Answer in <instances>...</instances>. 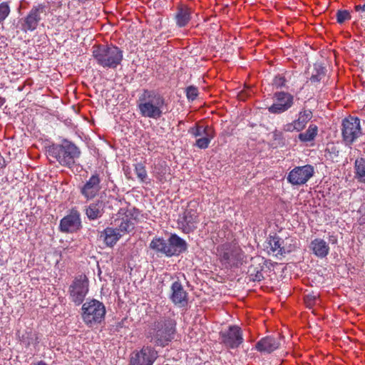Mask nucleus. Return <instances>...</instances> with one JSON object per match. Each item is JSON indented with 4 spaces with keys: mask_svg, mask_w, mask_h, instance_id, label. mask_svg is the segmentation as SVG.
<instances>
[{
    "mask_svg": "<svg viewBox=\"0 0 365 365\" xmlns=\"http://www.w3.org/2000/svg\"><path fill=\"white\" fill-rule=\"evenodd\" d=\"M165 106V98L158 93L150 90H143L137 101L140 114L144 118L155 120L163 115Z\"/></svg>",
    "mask_w": 365,
    "mask_h": 365,
    "instance_id": "nucleus-1",
    "label": "nucleus"
},
{
    "mask_svg": "<svg viewBox=\"0 0 365 365\" xmlns=\"http://www.w3.org/2000/svg\"><path fill=\"white\" fill-rule=\"evenodd\" d=\"M93 56L103 68H115L123 60V51L117 46H98L93 48Z\"/></svg>",
    "mask_w": 365,
    "mask_h": 365,
    "instance_id": "nucleus-2",
    "label": "nucleus"
},
{
    "mask_svg": "<svg viewBox=\"0 0 365 365\" xmlns=\"http://www.w3.org/2000/svg\"><path fill=\"white\" fill-rule=\"evenodd\" d=\"M49 154L61 165L70 167L79 158L81 152L73 143L63 140L61 145H53L49 150Z\"/></svg>",
    "mask_w": 365,
    "mask_h": 365,
    "instance_id": "nucleus-3",
    "label": "nucleus"
},
{
    "mask_svg": "<svg viewBox=\"0 0 365 365\" xmlns=\"http://www.w3.org/2000/svg\"><path fill=\"white\" fill-rule=\"evenodd\" d=\"M82 319L89 327L101 323L106 315L104 304L96 299H91L85 302L82 306Z\"/></svg>",
    "mask_w": 365,
    "mask_h": 365,
    "instance_id": "nucleus-4",
    "label": "nucleus"
},
{
    "mask_svg": "<svg viewBox=\"0 0 365 365\" xmlns=\"http://www.w3.org/2000/svg\"><path fill=\"white\" fill-rule=\"evenodd\" d=\"M217 255L226 267L237 266L244 259L241 249L235 245L225 244L217 248Z\"/></svg>",
    "mask_w": 365,
    "mask_h": 365,
    "instance_id": "nucleus-5",
    "label": "nucleus"
},
{
    "mask_svg": "<svg viewBox=\"0 0 365 365\" xmlns=\"http://www.w3.org/2000/svg\"><path fill=\"white\" fill-rule=\"evenodd\" d=\"M155 334L152 341L158 346H165L173 339L175 331V322L172 319L158 322Z\"/></svg>",
    "mask_w": 365,
    "mask_h": 365,
    "instance_id": "nucleus-6",
    "label": "nucleus"
},
{
    "mask_svg": "<svg viewBox=\"0 0 365 365\" xmlns=\"http://www.w3.org/2000/svg\"><path fill=\"white\" fill-rule=\"evenodd\" d=\"M88 292V280L85 275L76 277L68 288L70 299L76 304L80 305Z\"/></svg>",
    "mask_w": 365,
    "mask_h": 365,
    "instance_id": "nucleus-7",
    "label": "nucleus"
},
{
    "mask_svg": "<svg viewBox=\"0 0 365 365\" xmlns=\"http://www.w3.org/2000/svg\"><path fill=\"white\" fill-rule=\"evenodd\" d=\"M341 126L342 137L346 143H352L362 134L360 119L356 117L344 118Z\"/></svg>",
    "mask_w": 365,
    "mask_h": 365,
    "instance_id": "nucleus-8",
    "label": "nucleus"
},
{
    "mask_svg": "<svg viewBox=\"0 0 365 365\" xmlns=\"http://www.w3.org/2000/svg\"><path fill=\"white\" fill-rule=\"evenodd\" d=\"M46 6L44 4H39L34 6L27 16L22 19V31L25 32L34 31L41 20L42 15H46Z\"/></svg>",
    "mask_w": 365,
    "mask_h": 365,
    "instance_id": "nucleus-9",
    "label": "nucleus"
},
{
    "mask_svg": "<svg viewBox=\"0 0 365 365\" xmlns=\"http://www.w3.org/2000/svg\"><path fill=\"white\" fill-rule=\"evenodd\" d=\"M314 173V168L310 165L295 167L289 173L287 180L292 185H304Z\"/></svg>",
    "mask_w": 365,
    "mask_h": 365,
    "instance_id": "nucleus-10",
    "label": "nucleus"
},
{
    "mask_svg": "<svg viewBox=\"0 0 365 365\" xmlns=\"http://www.w3.org/2000/svg\"><path fill=\"white\" fill-rule=\"evenodd\" d=\"M294 103L292 95L285 92H278L274 94V102L268 108L271 113L279 114L289 109Z\"/></svg>",
    "mask_w": 365,
    "mask_h": 365,
    "instance_id": "nucleus-11",
    "label": "nucleus"
},
{
    "mask_svg": "<svg viewBox=\"0 0 365 365\" xmlns=\"http://www.w3.org/2000/svg\"><path fill=\"white\" fill-rule=\"evenodd\" d=\"M157 357L158 353L153 348L145 346L133 354L130 365H153Z\"/></svg>",
    "mask_w": 365,
    "mask_h": 365,
    "instance_id": "nucleus-12",
    "label": "nucleus"
},
{
    "mask_svg": "<svg viewBox=\"0 0 365 365\" xmlns=\"http://www.w3.org/2000/svg\"><path fill=\"white\" fill-rule=\"evenodd\" d=\"M101 182L98 174L92 175L81 188V193L87 200L94 198L101 190Z\"/></svg>",
    "mask_w": 365,
    "mask_h": 365,
    "instance_id": "nucleus-13",
    "label": "nucleus"
},
{
    "mask_svg": "<svg viewBox=\"0 0 365 365\" xmlns=\"http://www.w3.org/2000/svg\"><path fill=\"white\" fill-rule=\"evenodd\" d=\"M222 343L230 349L238 347L243 342L242 334L237 326H231L227 331L222 333Z\"/></svg>",
    "mask_w": 365,
    "mask_h": 365,
    "instance_id": "nucleus-14",
    "label": "nucleus"
},
{
    "mask_svg": "<svg viewBox=\"0 0 365 365\" xmlns=\"http://www.w3.org/2000/svg\"><path fill=\"white\" fill-rule=\"evenodd\" d=\"M198 215L195 210L189 208L187 209L182 216L178 219V225L185 233L193 231L198 223Z\"/></svg>",
    "mask_w": 365,
    "mask_h": 365,
    "instance_id": "nucleus-15",
    "label": "nucleus"
},
{
    "mask_svg": "<svg viewBox=\"0 0 365 365\" xmlns=\"http://www.w3.org/2000/svg\"><path fill=\"white\" fill-rule=\"evenodd\" d=\"M81 227L80 215L77 211H72L60 222V230L63 232H73Z\"/></svg>",
    "mask_w": 365,
    "mask_h": 365,
    "instance_id": "nucleus-16",
    "label": "nucleus"
},
{
    "mask_svg": "<svg viewBox=\"0 0 365 365\" xmlns=\"http://www.w3.org/2000/svg\"><path fill=\"white\" fill-rule=\"evenodd\" d=\"M170 299L175 305L179 307H185L187 304V293L178 281L172 284Z\"/></svg>",
    "mask_w": 365,
    "mask_h": 365,
    "instance_id": "nucleus-17",
    "label": "nucleus"
},
{
    "mask_svg": "<svg viewBox=\"0 0 365 365\" xmlns=\"http://www.w3.org/2000/svg\"><path fill=\"white\" fill-rule=\"evenodd\" d=\"M280 346V337L267 336L261 339L255 345L257 351L269 354L277 349Z\"/></svg>",
    "mask_w": 365,
    "mask_h": 365,
    "instance_id": "nucleus-18",
    "label": "nucleus"
},
{
    "mask_svg": "<svg viewBox=\"0 0 365 365\" xmlns=\"http://www.w3.org/2000/svg\"><path fill=\"white\" fill-rule=\"evenodd\" d=\"M283 242L284 241L278 236H270L267 241L266 249L267 252L276 257L284 255L286 251Z\"/></svg>",
    "mask_w": 365,
    "mask_h": 365,
    "instance_id": "nucleus-19",
    "label": "nucleus"
},
{
    "mask_svg": "<svg viewBox=\"0 0 365 365\" xmlns=\"http://www.w3.org/2000/svg\"><path fill=\"white\" fill-rule=\"evenodd\" d=\"M133 213L131 210H128L125 215L120 220H115L117 222L118 231H120L122 236L127 232L133 230L135 224V217H133Z\"/></svg>",
    "mask_w": 365,
    "mask_h": 365,
    "instance_id": "nucleus-20",
    "label": "nucleus"
},
{
    "mask_svg": "<svg viewBox=\"0 0 365 365\" xmlns=\"http://www.w3.org/2000/svg\"><path fill=\"white\" fill-rule=\"evenodd\" d=\"M122 237V233L117 228L106 227L101 232L100 238L108 247H113Z\"/></svg>",
    "mask_w": 365,
    "mask_h": 365,
    "instance_id": "nucleus-21",
    "label": "nucleus"
},
{
    "mask_svg": "<svg viewBox=\"0 0 365 365\" xmlns=\"http://www.w3.org/2000/svg\"><path fill=\"white\" fill-rule=\"evenodd\" d=\"M170 256L178 255L187 249V244L184 240L177 235H172L168 240Z\"/></svg>",
    "mask_w": 365,
    "mask_h": 365,
    "instance_id": "nucleus-22",
    "label": "nucleus"
},
{
    "mask_svg": "<svg viewBox=\"0 0 365 365\" xmlns=\"http://www.w3.org/2000/svg\"><path fill=\"white\" fill-rule=\"evenodd\" d=\"M192 9L186 6H179L175 15L176 24L179 27L186 26L190 21Z\"/></svg>",
    "mask_w": 365,
    "mask_h": 365,
    "instance_id": "nucleus-23",
    "label": "nucleus"
},
{
    "mask_svg": "<svg viewBox=\"0 0 365 365\" xmlns=\"http://www.w3.org/2000/svg\"><path fill=\"white\" fill-rule=\"evenodd\" d=\"M311 248L314 254L321 258L326 257L329 252L328 244L322 239H315L311 242Z\"/></svg>",
    "mask_w": 365,
    "mask_h": 365,
    "instance_id": "nucleus-24",
    "label": "nucleus"
},
{
    "mask_svg": "<svg viewBox=\"0 0 365 365\" xmlns=\"http://www.w3.org/2000/svg\"><path fill=\"white\" fill-rule=\"evenodd\" d=\"M150 247L157 252L171 257L168 240L163 238H154L150 244Z\"/></svg>",
    "mask_w": 365,
    "mask_h": 365,
    "instance_id": "nucleus-25",
    "label": "nucleus"
},
{
    "mask_svg": "<svg viewBox=\"0 0 365 365\" xmlns=\"http://www.w3.org/2000/svg\"><path fill=\"white\" fill-rule=\"evenodd\" d=\"M103 213V203L102 201H97L91 203L86 209V214L90 220H96Z\"/></svg>",
    "mask_w": 365,
    "mask_h": 365,
    "instance_id": "nucleus-26",
    "label": "nucleus"
},
{
    "mask_svg": "<svg viewBox=\"0 0 365 365\" xmlns=\"http://www.w3.org/2000/svg\"><path fill=\"white\" fill-rule=\"evenodd\" d=\"M312 118V113L309 110H304L299 112L298 118L294 121L295 125H297V131L303 130Z\"/></svg>",
    "mask_w": 365,
    "mask_h": 365,
    "instance_id": "nucleus-27",
    "label": "nucleus"
},
{
    "mask_svg": "<svg viewBox=\"0 0 365 365\" xmlns=\"http://www.w3.org/2000/svg\"><path fill=\"white\" fill-rule=\"evenodd\" d=\"M355 178L360 182L365 183V159H356L354 163Z\"/></svg>",
    "mask_w": 365,
    "mask_h": 365,
    "instance_id": "nucleus-28",
    "label": "nucleus"
},
{
    "mask_svg": "<svg viewBox=\"0 0 365 365\" xmlns=\"http://www.w3.org/2000/svg\"><path fill=\"white\" fill-rule=\"evenodd\" d=\"M318 132L316 125L311 124L308 129L299 135V139L302 142H309L314 139Z\"/></svg>",
    "mask_w": 365,
    "mask_h": 365,
    "instance_id": "nucleus-29",
    "label": "nucleus"
},
{
    "mask_svg": "<svg viewBox=\"0 0 365 365\" xmlns=\"http://www.w3.org/2000/svg\"><path fill=\"white\" fill-rule=\"evenodd\" d=\"M214 137V131L208 130L206 135L202 137H199V138L197 139L195 145L200 149H205L209 146L212 139H213Z\"/></svg>",
    "mask_w": 365,
    "mask_h": 365,
    "instance_id": "nucleus-30",
    "label": "nucleus"
},
{
    "mask_svg": "<svg viewBox=\"0 0 365 365\" xmlns=\"http://www.w3.org/2000/svg\"><path fill=\"white\" fill-rule=\"evenodd\" d=\"M214 131L212 128L208 125L202 126V125H196L195 127L191 128L189 130V133L193 135L195 138L202 137L207 134V132Z\"/></svg>",
    "mask_w": 365,
    "mask_h": 365,
    "instance_id": "nucleus-31",
    "label": "nucleus"
},
{
    "mask_svg": "<svg viewBox=\"0 0 365 365\" xmlns=\"http://www.w3.org/2000/svg\"><path fill=\"white\" fill-rule=\"evenodd\" d=\"M11 12L10 6L7 2L0 4V24L9 16Z\"/></svg>",
    "mask_w": 365,
    "mask_h": 365,
    "instance_id": "nucleus-32",
    "label": "nucleus"
},
{
    "mask_svg": "<svg viewBox=\"0 0 365 365\" xmlns=\"http://www.w3.org/2000/svg\"><path fill=\"white\" fill-rule=\"evenodd\" d=\"M135 172L138 178L141 181H145L147 178V172L145 166L142 163H137L135 165Z\"/></svg>",
    "mask_w": 365,
    "mask_h": 365,
    "instance_id": "nucleus-33",
    "label": "nucleus"
},
{
    "mask_svg": "<svg viewBox=\"0 0 365 365\" xmlns=\"http://www.w3.org/2000/svg\"><path fill=\"white\" fill-rule=\"evenodd\" d=\"M324 68L320 67L319 69H317L315 74L312 75L309 80L312 83L319 82L324 77Z\"/></svg>",
    "mask_w": 365,
    "mask_h": 365,
    "instance_id": "nucleus-34",
    "label": "nucleus"
},
{
    "mask_svg": "<svg viewBox=\"0 0 365 365\" xmlns=\"http://www.w3.org/2000/svg\"><path fill=\"white\" fill-rule=\"evenodd\" d=\"M351 19L350 13L346 10H339L336 13L337 22L339 24L344 23L345 21Z\"/></svg>",
    "mask_w": 365,
    "mask_h": 365,
    "instance_id": "nucleus-35",
    "label": "nucleus"
},
{
    "mask_svg": "<svg viewBox=\"0 0 365 365\" xmlns=\"http://www.w3.org/2000/svg\"><path fill=\"white\" fill-rule=\"evenodd\" d=\"M186 95L189 100L194 101L198 95V91L196 87L189 86L186 89Z\"/></svg>",
    "mask_w": 365,
    "mask_h": 365,
    "instance_id": "nucleus-36",
    "label": "nucleus"
},
{
    "mask_svg": "<svg viewBox=\"0 0 365 365\" xmlns=\"http://www.w3.org/2000/svg\"><path fill=\"white\" fill-rule=\"evenodd\" d=\"M285 81L284 76L278 75L273 79V85L277 88H280L285 86Z\"/></svg>",
    "mask_w": 365,
    "mask_h": 365,
    "instance_id": "nucleus-37",
    "label": "nucleus"
},
{
    "mask_svg": "<svg viewBox=\"0 0 365 365\" xmlns=\"http://www.w3.org/2000/svg\"><path fill=\"white\" fill-rule=\"evenodd\" d=\"M283 130L286 132H293L294 130H297V125H295L293 121L292 123L284 125Z\"/></svg>",
    "mask_w": 365,
    "mask_h": 365,
    "instance_id": "nucleus-38",
    "label": "nucleus"
},
{
    "mask_svg": "<svg viewBox=\"0 0 365 365\" xmlns=\"http://www.w3.org/2000/svg\"><path fill=\"white\" fill-rule=\"evenodd\" d=\"M356 11H365V4L364 5H357L355 6Z\"/></svg>",
    "mask_w": 365,
    "mask_h": 365,
    "instance_id": "nucleus-39",
    "label": "nucleus"
},
{
    "mask_svg": "<svg viewBox=\"0 0 365 365\" xmlns=\"http://www.w3.org/2000/svg\"><path fill=\"white\" fill-rule=\"evenodd\" d=\"M5 103V100L0 97V106H1Z\"/></svg>",
    "mask_w": 365,
    "mask_h": 365,
    "instance_id": "nucleus-40",
    "label": "nucleus"
},
{
    "mask_svg": "<svg viewBox=\"0 0 365 365\" xmlns=\"http://www.w3.org/2000/svg\"><path fill=\"white\" fill-rule=\"evenodd\" d=\"M35 365H46L44 362L40 361Z\"/></svg>",
    "mask_w": 365,
    "mask_h": 365,
    "instance_id": "nucleus-41",
    "label": "nucleus"
},
{
    "mask_svg": "<svg viewBox=\"0 0 365 365\" xmlns=\"http://www.w3.org/2000/svg\"><path fill=\"white\" fill-rule=\"evenodd\" d=\"M259 277H261V274L259 275L258 274L256 275V277L258 278V280H259Z\"/></svg>",
    "mask_w": 365,
    "mask_h": 365,
    "instance_id": "nucleus-42",
    "label": "nucleus"
},
{
    "mask_svg": "<svg viewBox=\"0 0 365 365\" xmlns=\"http://www.w3.org/2000/svg\"><path fill=\"white\" fill-rule=\"evenodd\" d=\"M336 242V240H333V243H335Z\"/></svg>",
    "mask_w": 365,
    "mask_h": 365,
    "instance_id": "nucleus-43",
    "label": "nucleus"
},
{
    "mask_svg": "<svg viewBox=\"0 0 365 365\" xmlns=\"http://www.w3.org/2000/svg\"><path fill=\"white\" fill-rule=\"evenodd\" d=\"M133 217H134V215ZM136 217H138V215H135V217L136 218Z\"/></svg>",
    "mask_w": 365,
    "mask_h": 365,
    "instance_id": "nucleus-44",
    "label": "nucleus"
}]
</instances>
